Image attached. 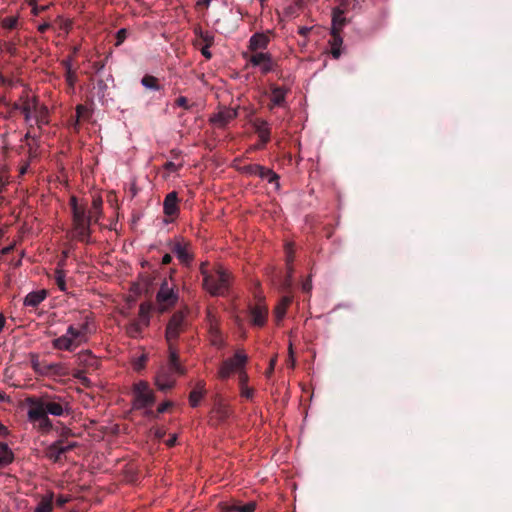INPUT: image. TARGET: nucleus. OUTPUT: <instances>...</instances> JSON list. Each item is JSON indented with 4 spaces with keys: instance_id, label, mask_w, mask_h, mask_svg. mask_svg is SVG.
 <instances>
[{
    "instance_id": "1",
    "label": "nucleus",
    "mask_w": 512,
    "mask_h": 512,
    "mask_svg": "<svg viewBox=\"0 0 512 512\" xmlns=\"http://www.w3.org/2000/svg\"><path fill=\"white\" fill-rule=\"evenodd\" d=\"M26 403L29 422L42 434H48L54 428L49 415L67 417L73 412L70 401L56 394L44 393L40 396H30L26 398Z\"/></svg>"
},
{
    "instance_id": "2",
    "label": "nucleus",
    "mask_w": 512,
    "mask_h": 512,
    "mask_svg": "<svg viewBox=\"0 0 512 512\" xmlns=\"http://www.w3.org/2000/svg\"><path fill=\"white\" fill-rule=\"evenodd\" d=\"M69 206L72 212V238L90 243L91 241V224L94 222V215L87 209V203H79L76 196H71Z\"/></svg>"
},
{
    "instance_id": "3",
    "label": "nucleus",
    "mask_w": 512,
    "mask_h": 512,
    "mask_svg": "<svg viewBox=\"0 0 512 512\" xmlns=\"http://www.w3.org/2000/svg\"><path fill=\"white\" fill-rule=\"evenodd\" d=\"M200 273L203 277V288L212 296H225L230 288L231 275L223 267L208 270V263L202 262Z\"/></svg>"
},
{
    "instance_id": "4",
    "label": "nucleus",
    "mask_w": 512,
    "mask_h": 512,
    "mask_svg": "<svg viewBox=\"0 0 512 512\" xmlns=\"http://www.w3.org/2000/svg\"><path fill=\"white\" fill-rule=\"evenodd\" d=\"M185 368L179 361V355L176 348H171L169 352L168 363L159 368L155 376V386L159 391L167 392L176 384V376L184 375Z\"/></svg>"
},
{
    "instance_id": "5",
    "label": "nucleus",
    "mask_w": 512,
    "mask_h": 512,
    "mask_svg": "<svg viewBox=\"0 0 512 512\" xmlns=\"http://www.w3.org/2000/svg\"><path fill=\"white\" fill-rule=\"evenodd\" d=\"M189 322L184 311H176L170 317L165 331V338L168 343V350L171 352V348L175 347V342L178 340L180 335L187 330Z\"/></svg>"
},
{
    "instance_id": "6",
    "label": "nucleus",
    "mask_w": 512,
    "mask_h": 512,
    "mask_svg": "<svg viewBox=\"0 0 512 512\" xmlns=\"http://www.w3.org/2000/svg\"><path fill=\"white\" fill-rule=\"evenodd\" d=\"M170 251L175 254L179 262L184 266H190L193 259L192 244L182 237H176L168 242Z\"/></svg>"
},
{
    "instance_id": "7",
    "label": "nucleus",
    "mask_w": 512,
    "mask_h": 512,
    "mask_svg": "<svg viewBox=\"0 0 512 512\" xmlns=\"http://www.w3.org/2000/svg\"><path fill=\"white\" fill-rule=\"evenodd\" d=\"M248 357L243 351H236L232 358L224 360L219 369V377L222 380L228 379L235 371H240L247 363Z\"/></svg>"
},
{
    "instance_id": "8",
    "label": "nucleus",
    "mask_w": 512,
    "mask_h": 512,
    "mask_svg": "<svg viewBox=\"0 0 512 512\" xmlns=\"http://www.w3.org/2000/svg\"><path fill=\"white\" fill-rule=\"evenodd\" d=\"M244 57L252 66L260 67L263 74H267L275 69L276 63L270 53L256 52L250 56L244 54Z\"/></svg>"
},
{
    "instance_id": "9",
    "label": "nucleus",
    "mask_w": 512,
    "mask_h": 512,
    "mask_svg": "<svg viewBox=\"0 0 512 512\" xmlns=\"http://www.w3.org/2000/svg\"><path fill=\"white\" fill-rule=\"evenodd\" d=\"M76 446H77V444L75 442L70 443L68 445H64V440L59 439V440L53 442L52 444H50L45 449V456L52 462L58 463L62 460V456L65 453L73 450Z\"/></svg>"
},
{
    "instance_id": "10",
    "label": "nucleus",
    "mask_w": 512,
    "mask_h": 512,
    "mask_svg": "<svg viewBox=\"0 0 512 512\" xmlns=\"http://www.w3.org/2000/svg\"><path fill=\"white\" fill-rule=\"evenodd\" d=\"M156 298L160 304L174 305L178 300L175 285H169L168 280L165 279L157 292Z\"/></svg>"
},
{
    "instance_id": "11",
    "label": "nucleus",
    "mask_w": 512,
    "mask_h": 512,
    "mask_svg": "<svg viewBox=\"0 0 512 512\" xmlns=\"http://www.w3.org/2000/svg\"><path fill=\"white\" fill-rule=\"evenodd\" d=\"M289 91V88L284 86H277L275 84L270 85V103L268 104V108L273 110L275 107H284L286 103V95Z\"/></svg>"
},
{
    "instance_id": "12",
    "label": "nucleus",
    "mask_w": 512,
    "mask_h": 512,
    "mask_svg": "<svg viewBox=\"0 0 512 512\" xmlns=\"http://www.w3.org/2000/svg\"><path fill=\"white\" fill-rule=\"evenodd\" d=\"M238 116V112L233 108H224L221 109L218 113L214 114L210 118V122L217 126L218 128H224L228 125L232 120H234Z\"/></svg>"
},
{
    "instance_id": "13",
    "label": "nucleus",
    "mask_w": 512,
    "mask_h": 512,
    "mask_svg": "<svg viewBox=\"0 0 512 512\" xmlns=\"http://www.w3.org/2000/svg\"><path fill=\"white\" fill-rule=\"evenodd\" d=\"M163 212L173 221L179 214V199L176 191L168 193L163 201Z\"/></svg>"
},
{
    "instance_id": "14",
    "label": "nucleus",
    "mask_w": 512,
    "mask_h": 512,
    "mask_svg": "<svg viewBox=\"0 0 512 512\" xmlns=\"http://www.w3.org/2000/svg\"><path fill=\"white\" fill-rule=\"evenodd\" d=\"M268 316V309L265 305L256 304L249 308L250 323L257 327H262L266 324Z\"/></svg>"
},
{
    "instance_id": "15",
    "label": "nucleus",
    "mask_w": 512,
    "mask_h": 512,
    "mask_svg": "<svg viewBox=\"0 0 512 512\" xmlns=\"http://www.w3.org/2000/svg\"><path fill=\"white\" fill-rule=\"evenodd\" d=\"M252 126L260 139V144H258L256 148H263L270 141L271 136L268 122L264 119L256 118L253 120Z\"/></svg>"
},
{
    "instance_id": "16",
    "label": "nucleus",
    "mask_w": 512,
    "mask_h": 512,
    "mask_svg": "<svg viewBox=\"0 0 512 512\" xmlns=\"http://www.w3.org/2000/svg\"><path fill=\"white\" fill-rule=\"evenodd\" d=\"M206 319L209 327V334L213 345H220L222 343L221 332L219 328V320L216 314L208 309L206 313Z\"/></svg>"
},
{
    "instance_id": "17",
    "label": "nucleus",
    "mask_w": 512,
    "mask_h": 512,
    "mask_svg": "<svg viewBox=\"0 0 512 512\" xmlns=\"http://www.w3.org/2000/svg\"><path fill=\"white\" fill-rule=\"evenodd\" d=\"M218 508L220 512H254L256 509V503L251 501L241 505L237 501L220 502L218 504Z\"/></svg>"
},
{
    "instance_id": "18",
    "label": "nucleus",
    "mask_w": 512,
    "mask_h": 512,
    "mask_svg": "<svg viewBox=\"0 0 512 512\" xmlns=\"http://www.w3.org/2000/svg\"><path fill=\"white\" fill-rule=\"evenodd\" d=\"M231 413L232 411L228 405L223 402H218L211 410L210 418L211 421H214L216 424H220L225 422L231 416Z\"/></svg>"
},
{
    "instance_id": "19",
    "label": "nucleus",
    "mask_w": 512,
    "mask_h": 512,
    "mask_svg": "<svg viewBox=\"0 0 512 512\" xmlns=\"http://www.w3.org/2000/svg\"><path fill=\"white\" fill-rule=\"evenodd\" d=\"M270 38L265 33H255L249 40V50L257 52L258 50H264L268 47Z\"/></svg>"
},
{
    "instance_id": "20",
    "label": "nucleus",
    "mask_w": 512,
    "mask_h": 512,
    "mask_svg": "<svg viewBox=\"0 0 512 512\" xmlns=\"http://www.w3.org/2000/svg\"><path fill=\"white\" fill-rule=\"evenodd\" d=\"M52 345L57 350L74 351L79 345L72 337L64 334L53 340Z\"/></svg>"
},
{
    "instance_id": "21",
    "label": "nucleus",
    "mask_w": 512,
    "mask_h": 512,
    "mask_svg": "<svg viewBox=\"0 0 512 512\" xmlns=\"http://www.w3.org/2000/svg\"><path fill=\"white\" fill-rule=\"evenodd\" d=\"M155 403V395L151 390L146 393H141L134 395V408L142 409L146 407H151Z\"/></svg>"
},
{
    "instance_id": "22",
    "label": "nucleus",
    "mask_w": 512,
    "mask_h": 512,
    "mask_svg": "<svg viewBox=\"0 0 512 512\" xmlns=\"http://www.w3.org/2000/svg\"><path fill=\"white\" fill-rule=\"evenodd\" d=\"M47 294L45 289L32 291L24 298V305L35 308L46 299Z\"/></svg>"
},
{
    "instance_id": "23",
    "label": "nucleus",
    "mask_w": 512,
    "mask_h": 512,
    "mask_svg": "<svg viewBox=\"0 0 512 512\" xmlns=\"http://www.w3.org/2000/svg\"><path fill=\"white\" fill-rule=\"evenodd\" d=\"M329 44L331 46V54L333 58L338 59L341 56V46L343 44V38L339 31L331 30Z\"/></svg>"
},
{
    "instance_id": "24",
    "label": "nucleus",
    "mask_w": 512,
    "mask_h": 512,
    "mask_svg": "<svg viewBox=\"0 0 512 512\" xmlns=\"http://www.w3.org/2000/svg\"><path fill=\"white\" fill-rule=\"evenodd\" d=\"M292 302V296L290 295H284L279 303L276 305L275 309H274V315H275V318L277 320V322H280L285 314H286V310L288 308V306L291 304Z\"/></svg>"
},
{
    "instance_id": "25",
    "label": "nucleus",
    "mask_w": 512,
    "mask_h": 512,
    "mask_svg": "<svg viewBox=\"0 0 512 512\" xmlns=\"http://www.w3.org/2000/svg\"><path fill=\"white\" fill-rule=\"evenodd\" d=\"M54 494L52 492L44 495L39 500L34 512H52L53 511Z\"/></svg>"
},
{
    "instance_id": "26",
    "label": "nucleus",
    "mask_w": 512,
    "mask_h": 512,
    "mask_svg": "<svg viewBox=\"0 0 512 512\" xmlns=\"http://www.w3.org/2000/svg\"><path fill=\"white\" fill-rule=\"evenodd\" d=\"M343 9L335 8L332 14V29L341 32L343 26L346 24L347 19L344 15Z\"/></svg>"
},
{
    "instance_id": "27",
    "label": "nucleus",
    "mask_w": 512,
    "mask_h": 512,
    "mask_svg": "<svg viewBox=\"0 0 512 512\" xmlns=\"http://www.w3.org/2000/svg\"><path fill=\"white\" fill-rule=\"evenodd\" d=\"M255 176H259L261 179H266L269 183H276L277 187H279L278 174L269 168L259 165V169Z\"/></svg>"
},
{
    "instance_id": "28",
    "label": "nucleus",
    "mask_w": 512,
    "mask_h": 512,
    "mask_svg": "<svg viewBox=\"0 0 512 512\" xmlns=\"http://www.w3.org/2000/svg\"><path fill=\"white\" fill-rule=\"evenodd\" d=\"M77 359L80 364H83L87 367L96 368L98 366L97 358L89 350L80 352L77 355Z\"/></svg>"
},
{
    "instance_id": "29",
    "label": "nucleus",
    "mask_w": 512,
    "mask_h": 512,
    "mask_svg": "<svg viewBox=\"0 0 512 512\" xmlns=\"http://www.w3.org/2000/svg\"><path fill=\"white\" fill-rule=\"evenodd\" d=\"M150 310L151 307L147 303H141L139 306L138 319L135 322H140L143 327H147L150 323Z\"/></svg>"
},
{
    "instance_id": "30",
    "label": "nucleus",
    "mask_w": 512,
    "mask_h": 512,
    "mask_svg": "<svg viewBox=\"0 0 512 512\" xmlns=\"http://www.w3.org/2000/svg\"><path fill=\"white\" fill-rule=\"evenodd\" d=\"M141 84L147 89H152L156 91H159L161 89L158 79L152 75H145L141 79Z\"/></svg>"
},
{
    "instance_id": "31",
    "label": "nucleus",
    "mask_w": 512,
    "mask_h": 512,
    "mask_svg": "<svg viewBox=\"0 0 512 512\" xmlns=\"http://www.w3.org/2000/svg\"><path fill=\"white\" fill-rule=\"evenodd\" d=\"M32 110L37 111V102L36 100H26L22 105L21 112L24 115L25 120L28 122L31 119Z\"/></svg>"
},
{
    "instance_id": "32",
    "label": "nucleus",
    "mask_w": 512,
    "mask_h": 512,
    "mask_svg": "<svg viewBox=\"0 0 512 512\" xmlns=\"http://www.w3.org/2000/svg\"><path fill=\"white\" fill-rule=\"evenodd\" d=\"M66 334L69 337H72L74 342H76L78 345L81 343L86 342L84 337L82 336V332L79 331L78 327L74 325H69L66 331Z\"/></svg>"
},
{
    "instance_id": "33",
    "label": "nucleus",
    "mask_w": 512,
    "mask_h": 512,
    "mask_svg": "<svg viewBox=\"0 0 512 512\" xmlns=\"http://www.w3.org/2000/svg\"><path fill=\"white\" fill-rule=\"evenodd\" d=\"M143 328L140 322L132 321L127 325L126 332L130 337L136 338L142 333Z\"/></svg>"
},
{
    "instance_id": "34",
    "label": "nucleus",
    "mask_w": 512,
    "mask_h": 512,
    "mask_svg": "<svg viewBox=\"0 0 512 512\" xmlns=\"http://www.w3.org/2000/svg\"><path fill=\"white\" fill-rule=\"evenodd\" d=\"M195 33L200 37L201 41L204 45L212 46L214 43V36L208 31H202L201 29H196Z\"/></svg>"
},
{
    "instance_id": "35",
    "label": "nucleus",
    "mask_w": 512,
    "mask_h": 512,
    "mask_svg": "<svg viewBox=\"0 0 512 512\" xmlns=\"http://www.w3.org/2000/svg\"><path fill=\"white\" fill-rule=\"evenodd\" d=\"M18 25V16H7L1 19V26L5 29L12 30Z\"/></svg>"
},
{
    "instance_id": "36",
    "label": "nucleus",
    "mask_w": 512,
    "mask_h": 512,
    "mask_svg": "<svg viewBox=\"0 0 512 512\" xmlns=\"http://www.w3.org/2000/svg\"><path fill=\"white\" fill-rule=\"evenodd\" d=\"M47 116H48V110L45 107H42L40 110L36 111V116H35L36 124L38 125L39 128H41L42 125H45L48 123Z\"/></svg>"
},
{
    "instance_id": "37",
    "label": "nucleus",
    "mask_w": 512,
    "mask_h": 512,
    "mask_svg": "<svg viewBox=\"0 0 512 512\" xmlns=\"http://www.w3.org/2000/svg\"><path fill=\"white\" fill-rule=\"evenodd\" d=\"M359 7V2L357 0H340L339 6L337 8L343 9L346 13L350 10H354Z\"/></svg>"
},
{
    "instance_id": "38",
    "label": "nucleus",
    "mask_w": 512,
    "mask_h": 512,
    "mask_svg": "<svg viewBox=\"0 0 512 512\" xmlns=\"http://www.w3.org/2000/svg\"><path fill=\"white\" fill-rule=\"evenodd\" d=\"M204 396L205 394H202V392H198V390H192L189 394L190 406L193 408L197 407Z\"/></svg>"
},
{
    "instance_id": "39",
    "label": "nucleus",
    "mask_w": 512,
    "mask_h": 512,
    "mask_svg": "<svg viewBox=\"0 0 512 512\" xmlns=\"http://www.w3.org/2000/svg\"><path fill=\"white\" fill-rule=\"evenodd\" d=\"M55 282L61 291H66L67 286L65 282V273L63 270L57 269L55 271Z\"/></svg>"
},
{
    "instance_id": "40",
    "label": "nucleus",
    "mask_w": 512,
    "mask_h": 512,
    "mask_svg": "<svg viewBox=\"0 0 512 512\" xmlns=\"http://www.w3.org/2000/svg\"><path fill=\"white\" fill-rule=\"evenodd\" d=\"M14 460V454L12 451L4 450V453L0 452V468L11 464Z\"/></svg>"
},
{
    "instance_id": "41",
    "label": "nucleus",
    "mask_w": 512,
    "mask_h": 512,
    "mask_svg": "<svg viewBox=\"0 0 512 512\" xmlns=\"http://www.w3.org/2000/svg\"><path fill=\"white\" fill-rule=\"evenodd\" d=\"M65 80H66V83H67L68 87L71 90H74L75 84H76V82L78 80L76 71L73 70V69L70 70L69 72L65 71Z\"/></svg>"
},
{
    "instance_id": "42",
    "label": "nucleus",
    "mask_w": 512,
    "mask_h": 512,
    "mask_svg": "<svg viewBox=\"0 0 512 512\" xmlns=\"http://www.w3.org/2000/svg\"><path fill=\"white\" fill-rule=\"evenodd\" d=\"M149 391H151V389L149 387L148 382H146V381H139V382L135 383L133 386L134 395L146 393Z\"/></svg>"
},
{
    "instance_id": "43",
    "label": "nucleus",
    "mask_w": 512,
    "mask_h": 512,
    "mask_svg": "<svg viewBox=\"0 0 512 512\" xmlns=\"http://www.w3.org/2000/svg\"><path fill=\"white\" fill-rule=\"evenodd\" d=\"M258 169L259 164H248L238 168L241 173L249 176H255Z\"/></svg>"
},
{
    "instance_id": "44",
    "label": "nucleus",
    "mask_w": 512,
    "mask_h": 512,
    "mask_svg": "<svg viewBox=\"0 0 512 512\" xmlns=\"http://www.w3.org/2000/svg\"><path fill=\"white\" fill-rule=\"evenodd\" d=\"M102 199L101 198H94L92 201V208L94 211H91L94 217V222H97L99 219L101 207H102Z\"/></svg>"
},
{
    "instance_id": "45",
    "label": "nucleus",
    "mask_w": 512,
    "mask_h": 512,
    "mask_svg": "<svg viewBox=\"0 0 512 512\" xmlns=\"http://www.w3.org/2000/svg\"><path fill=\"white\" fill-rule=\"evenodd\" d=\"M29 5L32 8L31 9L32 14L35 15V16L39 15L41 12L46 11L49 8L48 5L38 6L36 0H30L29 1Z\"/></svg>"
},
{
    "instance_id": "46",
    "label": "nucleus",
    "mask_w": 512,
    "mask_h": 512,
    "mask_svg": "<svg viewBox=\"0 0 512 512\" xmlns=\"http://www.w3.org/2000/svg\"><path fill=\"white\" fill-rule=\"evenodd\" d=\"M78 329L80 332H82V336L84 337L85 341H87V334L90 332V324H89L88 316H86L85 321L78 326Z\"/></svg>"
},
{
    "instance_id": "47",
    "label": "nucleus",
    "mask_w": 512,
    "mask_h": 512,
    "mask_svg": "<svg viewBox=\"0 0 512 512\" xmlns=\"http://www.w3.org/2000/svg\"><path fill=\"white\" fill-rule=\"evenodd\" d=\"M75 116L79 119H84L89 116V110L86 106L79 104L76 106V114Z\"/></svg>"
},
{
    "instance_id": "48",
    "label": "nucleus",
    "mask_w": 512,
    "mask_h": 512,
    "mask_svg": "<svg viewBox=\"0 0 512 512\" xmlns=\"http://www.w3.org/2000/svg\"><path fill=\"white\" fill-rule=\"evenodd\" d=\"M4 50L10 55V56H16L18 54V49L16 47V44L14 42H5L3 44Z\"/></svg>"
},
{
    "instance_id": "49",
    "label": "nucleus",
    "mask_w": 512,
    "mask_h": 512,
    "mask_svg": "<svg viewBox=\"0 0 512 512\" xmlns=\"http://www.w3.org/2000/svg\"><path fill=\"white\" fill-rule=\"evenodd\" d=\"M301 9L302 8H298V6L296 5V2H295L294 4H291L284 9V14L287 17L295 16L298 14V11Z\"/></svg>"
},
{
    "instance_id": "50",
    "label": "nucleus",
    "mask_w": 512,
    "mask_h": 512,
    "mask_svg": "<svg viewBox=\"0 0 512 512\" xmlns=\"http://www.w3.org/2000/svg\"><path fill=\"white\" fill-rule=\"evenodd\" d=\"M126 37H127L126 29L123 28V29L118 30L117 34H116V44L115 45L116 46L121 45L124 42V40L126 39Z\"/></svg>"
},
{
    "instance_id": "51",
    "label": "nucleus",
    "mask_w": 512,
    "mask_h": 512,
    "mask_svg": "<svg viewBox=\"0 0 512 512\" xmlns=\"http://www.w3.org/2000/svg\"><path fill=\"white\" fill-rule=\"evenodd\" d=\"M238 379L240 389L243 387H247L248 375L246 372L242 371V369L238 373Z\"/></svg>"
},
{
    "instance_id": "52",
    "label": "nucleus",
    "mask_w": 512,
    "mask_h": 512,
    "mask_svg": "<svg viewBox=\"0 0 512 512\" xmlns=\"http://www.w3.org/2000/svg\"><path fill=\"white\" fill-rule=\"evenodd\" d=\"M175 104L179 107L184 108L185 110L190 109V105L188 104V99L184 96H180L176 99Z\"/></svg>"
},
{
    "instance_id": "53",
    "label": "nucleus",
    "mask_w": 512,
    "mask_h": 512,
    "mask_svg": "<svg viewBox=\"0 0 512 512\" xmlns=\"http://www.w3.org/2000/svg\"><path fill=\"white\" fill-rule=\"evenodd\" d=\"M241 390V396L246 398V399H252L253 398V395H254V390L252 388H249L248 386L247 387H243L240 389Z\"/></svg>"
},
{
    "instance_id": "54",
    "label": "nucleus",
    "mask_w": 512,
    "mask_h": 512,
    "mask_svg": "<svg viewBox=\"0 0 512 512\" xmlns=\"http://www.w3.org/2000/svg\"><path fill=\"white\" fill-rule=\"evenodd\" d=\"M72 62H73V56H68L67 58L63 59L61 61V65L63 66V68L65 69V71H70L72 70Z\"/></svg>"
},
{
    "instance_id": "55",
    "label": "nucleus",
    "mask_w": 512,
    "mask_h": 512,
    "mask_svg": "<svg viewBox=\"0 0 512 512\" xmlns=\"http://www.w3.org/2000/svg\"><path fill=\"white\" fill-rule=\"evenodd\" d=\"M172 406H173V402H171V401H165V402L161 403L157 408V414L166 412Z\"/></svg>"
},
{
    "instance_id": "56",
    "label": "nucleus",
    "mask_w": 512,
    "mask_h": 512,
    "mask_svg": "<svg viewBox=\"0 0 512 512\" xmlns=\"http://www.w3.org/2000/svg\"><path fill=\"white\" fill-rule=\"evenodd\" d=\"M71 500L70 496L67 495H59L56 498V505L59 507H63L66 503H68Z\"/></svg>"
},
{
    "instance_id": "57",
    "label": "nucleus",
    "mask_w": 512,
    "mask_h": 512,
    "mask_svg": "<svg viewBox=\"0 0 512 512\" xmlns=\"http://www.w3.org/2000/svg\"><path fill=\"white\" fill-rule=\"evenodd\" d=\"M193 390H198V392H202V394H205L207 393V390H206V383L204 380H198L195 384V387L193 388Z\"/></svg>"
},
{
    "instance_id": "58",
    "label": "nucleus",
    "mask_w": 512,
    "mask_h": 512,
    "mask_svg": "<svg viewBox=\"0 0 512 512\" xmlns=\"http://www.w3.org/2000/svg\"><path fill=\"white\" fill-rule=\"evenodd\" d=\"M164 169L168 172H176L179 169V166L172 161H168L164 164Z\"/></svg>"
},
{
    "instance_id": "59",
    "label": "nucleus",
    "mask_w": 512,
    "mask_h": 512,
    "mask_svg": "<svg viewBox=\"0 0 512 512\" xmlns=\"http://www.w3.org/2000/svg\"><path fill=\"white\" fill-rule=\"evenodd\" d=\"M210 47L211 46L203 45L200 48L201 54L208 60L212 58V53L209 50Z\"/></svg>"
},
{
    "instance_id": "60",
    "label": "nucleus",
    "mask_w": 512,
    "mask_h": 512,
    "mask_svg": "<svg viewBox=\"0 0 512 512\" xmlns=\"http://www.w3.org/2000/svg\"><path fill=\"white\" fill-rule=\"evenodd\" d=\"M147 361V357L145 355H142L137 362L135 363V369L140 370L145 366V363Z\"/></svg>"
},
{
    "instance_id": "61",
    "label": "nucleus",
    "mask_w": 512,
    "mask_h": 512,
    "mask_svg": "<svg viewBox=\"0 0 512 512\" xmlns=\"http://www.w3.org/2000/svg\"><path fill=\"white\" fill-rule=\"evenodd\" d=\"M80 120L81 119L77 118L76 116H72L71 117V119H70V126L73 128L74 131H78Z\"/></svg>"
},
{
    "instance_id": "62",
    "label": "nucleus",
    "mask_w": 512,
    "mask_h": 512,
    "mask_svg": "<svg viewBox=\"0 0 512 512\" xmlns=\"http://www.w3.org/2000/svg\"><path fill=\"white\" fill-rule=\"evenodd\" d=\"M97 88L99 90V93H101L104 96V93L107 89V84L104 80L100 79L97 81Z\"/></svg>"
},
{
    "instance_id": "63",
    "label": "nucleus",
    "mask_w": 512,
    "mask_h": 512,
    "mask_svg": "<svg viewBox=\"0 0 512 512\" xmlns=\"http://www.w3.org/2000/svg\"><path fill=\"white\" fill-rule=\"evenodd\" d=\"M310 31H311V28L302 26V27H299L298 34H300L303 37H307L309 35Z\"/></svg>"
},
{
    "instance_id": "64",
    "label": "nucleus",
    "mask_w": 512,
    "mask_h": 512,
    "mask_svg": "<svg viewBox=\"0 0 512 512\" xmlns=\"http://www.w3.org/2000/svg\"><path fill=\"white\" fill-rule=\"evenodd\" d=\"M51 27V24L48 22H44L38 26V31L40 33H45L49 28Z\"/></svg>"
}]
</instances>
